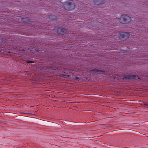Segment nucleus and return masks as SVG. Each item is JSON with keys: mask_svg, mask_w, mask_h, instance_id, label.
Returning a JSON list of instances; mask_svg holds the SVG:
<instances>
[{"mask_svg": "<svg viewBox=\"0 0 148 148\" xmlns=\"http://www.w3.org/2000/svg\"><path fill=\"white\" fill-rule=\"evenodd\" d=\"M131 20V18L130 16L126 15H123L121 16L118 21L122 23H127L129 22Z\"/></svg>", "mask_w": 148, "mask_h": 148, "instance_id": "nucleus-1", "label": "nucleus"}, {"mask_svg": "<svg viewBox=\"0 0 148 148\" xmlns=\"http://www.w3.org/2000/svg\"><path fill=\"white\" fill-rule=\"evenodd\" d=\"M64 8L67 10H70L74 7V5L72 1L67 2L64 3Z\"/></svg>", "mask_w": 148, "mask_h": 148, "instance_id": "nucleus-2", "label": "nucleus"}, {"mask_svg": "<svg viewBox=\"0 0 148 148\" xmlns=\"http://www.w3.org/2000/svg\"><path fill=\"white\" fill-rule=\"evenodd\" d=\"M130 34L127 33L125 32H122L119 33L120 37L119 38L121 39L123 38H127L130 36Z\"/></svg>", "mask_w": 148, "mask_h": 148, "instance_id": "nucleus-3", "label": "nucleus"}, {"mask_svg": "<svg viewBox=\"0 0 148 148\" xmlns=\"http://www.w3.org/2000/svg\"><path fill=\"white\" fill-rule=\"evenodd\" d=\"M57 30L58 33H59L61 34H64V33L66 32V30L62 28H58Z\"/></svg>", "mask_w": 148, "mask_h": 148, "instance_id": "nucleus-4", "label": "nucleus"}, {"mask_svg": "<svg viewBox=\"0 0 148 148\" xmlns=\"http://www.w3.org/2000/svg\"><path fill=\"white\" fill-rule=\"evenodd\" d=\"M72 78L73 79L76 80H79V78L77 76H75V75H73L72 76Z\"/></svg>", "mask_w": 148, "mask_h": 148, "instance_id": "nucleus-5", "label": "nucleus"}, {"mask_svg": "<svg viewBox=\"0 0 148 148\" xmlns=\"http://www.w3.org/2000/svg\"><path fill=\"white\" fill-rule=\"evenodd\" d=\"M95 71H97V72H100L101 71L100 70H94Z\"/></svg>", "mask_w": 148, "mask_h": 148, "instance_id": "nucleus-6", "label": "nucleus"}, {"mask_svg": "<svg viewBox=\"0 0 148 148\" xmlns=\"http://www.w3.org/2000/svg\"><path fill=\"white\" fill-rule=\"evenodd\" d=\"M27 62H32V63L33 62H32L31 61H28Z\"/></svg>", "mask_w": 148, "mask_h": 148, "instance_id": "nucleus-7", "label": "nucleus"}]
</instances>
